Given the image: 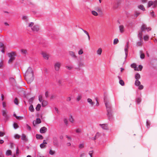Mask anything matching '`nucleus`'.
Here are the masks:
<instances>
[{"mask_svg":"<svg viewBox=\"0 0 157 157\" xmlns=\"http://www.w3.org/2000/svg\"><path fill=\"white\" fill-rule=\"evenodd\" d=\"M153 8H155L157 6V1H153Z\"/></svg>","mask_w":157,"mask_h":157,"instance_id":"38","label":"nucleus"},{"mask_svg":"<svg viewBox=\"0 0 157 157\" xmlns=\"http://www.w3.org/2000/svg\"><path fill=\"white\" fill-rule=\"evenodd\" d=\"M42 102V105L43 107H45L48 104V102L47 101L44 100H43Z\"/></svg>","mask_w":157,"mask_h":157,"instance_id":"17","label":"nucleus"},{"mask_svg":"<svg viewBox=\"0 0 157 157\" xmlns=\"http://www.w3.org/2000/svg\"><path fill=\"white\" fill-rule=\"evenodd\" d=\"M146 25L145 24H143L141 27V31L142 32H144L146 29Z\"/></svg>","mask_w":157,"mask_h":157,"instance_id":"21","label":"nucleus"},{"mask_svg":"<svg viewBox=\"0 0 157 157\" xmlns=\"http://www.w3.org/2000/svg\"><path fill=\"white\" fill-rule=\"evenodd\" d=\"M13 127L15 129H17L18 128V126L16 123H14L13 124Z\"/></svg>","mask_w":157,"mask_h":157,"instance_id":"46","label":"nucleus"},{"mask_svg":"<svg viewBox=\"0 0 157 157\" xmlns=\"http://www.w3.org/2000/svg\"><path fill=\"white\" fill-rule=\"evenodd\" d=\"M29 110L31 112H33L34 111V109L32 105L31 104L30 105L29 107Z\"/></svg>","mask_w":157,"mask_h":157,"instance_id":"23","label":"nucleus"},{"mask_svg":"<svg viewBox=\"0 0 157 157\" xmlns=\"http://www.w3.org/2000/svg\"><path fill=\"white\" fill-rule=\"evenodd\" d=\"M93 151H91L89 152V154L90 157H92V154L93 153Z\"/></svg>","mask_w":157,"mask_h":157,"instance_id":"56","label":"nucleus"},{"mask_svg":"<svg viewBox=\"0 0 157 157\" xmlns=\"http://www.w3.org/2000/svg\"><path fill=\"white\" fill-rule=\"evenodd\" d=\"M141 101V98H137L136 100V101L137 103L138 104H139L140 103Z\"/></svg>","mask_w":157,"mask_h":157,"instance_id":"31","label":"nucleus"},{"mask_svg":"<svg viewBox=\"0 0 157 157\" xmlns=\"http://www.w3.org/2000/svg\"><path fill=\"white\" fill-rule=\"evenodd\" d=\"M69 121L70 122L73 123L74 121L73 119L72 116H71L69 118Z\"/></svg>","mask_w":157,"mask_h":157,"instance_id":"54","label":"nucleus"},{"mask_svg":"<svg viewBox=\"0 0 157 157\" xmlns=\"http://www.w3.org/2000/svg\"><path fill=\"white\" fill-rule=\"evenodd\" d=\"M54 141H53V144L54 145H57L58 144V142L57 139L56 138H53Z\"/></svg>","mask_w":157,"mask_h":157,"instance_id":"24","label":"nucleus"},{"mask_svg":"<svg viewBox=\"0 0 157 157\" xmlns=\"http://www.w3.org/2000/svg\"><path fill=\"white\" fill-rule=\"evenodd\" d=\"M137 67L138 69V71H141L142 69L143 66L141 65H139Z\"/></svg>","mask_w":157,"mask_h":157,"instance_id":"55","label":"nucleus"},{"mask_svg":"<svg viewBox=\"0 0 157 157\" xmlns=\"http://www.w3.org/2000/svg\"><path fill=\"white\" fill-rule=\"evenodd\" d=\"M69 55L74 59H77V56L75 55V54L74 52L72 51H69Z\"/></svg>","mask_w":157,"mask_h":157,"instance_id":"7","label":"nucleus"},{"mask_svg":"<svg viewBox=\"0 0 157 157\" xmlns=\"http://www.w3.org/2000/svg\"><path fill=\"white\" fill-rule=\"evenodd\" d=\"M131 67L134 69V70L135 71L138 70V69L137 67H136V65L135 63H133L131 64Z\"/></svg>","mask_w":157,"mask_h":157,"instance_id":"16","label":"nucleus"},{"mask_svg":"<svg viewBox=\"0 0 157 157\" xmlns=\"http://www.w3.org/2000/svg\"><path fill=\"white\" fill-rule=\"evenodd\" d=\"M2 114L3 116L5 117H6L7 115L6 114V110H3L2 111Z\"/></svg>","mask_w":157,"mask_h":157,"instance_id":"37","label":"nucleus"},{"mask_svg":"<svg viewBox=\"0 0 157 157\" xmlns=\"http://www.w3.org/2000/svg\"><path fill=\"white\" fill-rule=\"evenodd\" d=\"M82 98V95L81 94H79L78 95L76 98V100L78 101H79Z\"/></svg>","mask_w":157,"mask_h":157,"instance_id":"29","label":"nucleus"},{"mask_svg":"<svg viewBox=\"0 0 157 157\" xmlns=\"http://www.w3.org/2000/svg\"><path fill=\"white\" fill-rule=\"evenodd\" d=\"M144 54H141L140 56V57L141 59H144Z\"/></svg>","mask_w":157,"mask_h":157,"instance_id":"62","label":"nucleus"},{"mask_svg":"<svg viewBox=\"0 0 157 157\" xmlns=\"http://www.w3.org/2000/svg\"><path fill=\"white\" fill-rule=\"evenodd\" d=\"M99 125L104 130H109V127L107 124H100Z\"/></svg>","mask_w":157,"mask_h":157,"instance_id":"5","label":"nucleus"},{"mask_svg":"<svg viewBox=\"0 0 157 157\" xmlns=\"http://www.w3.org/2000/svg\"><path fill=\"white\" fill-rule=\"evenodd\" d=\"M0 157H4V155L1 151H0Z\"/></svg>","mask_w":157,"mask_h":157,"instance_id":"64","label":"nucleus"},{"mask_svg":"<svg viewBox=\"0 0 157 157\" xmlns=\"http://www.w3.org/2000/svg\"><path fill=\"white\" fill-rule=\"evenodd\" d=\"M25 78L28 83H30L34 79V75L32 68L29 67L24 74Z\"/></svg>","mask_w":157,"mask_h":157,"instance_id":"1","label":"nucleus"},{"mask_svg":"<svg viewBox=\"0 0 157 157\" xmlns=\"http://www.w3.org/2000/svg\"><path fill=\"white\" fill-rule=\"evenodd\" d=\"M41 122V120L40 118H37L36 121H33V124H34V123L36 124H40Z\"/></svg>","mask_w":157,"mask_h":157,"instance_id":"25","label":"nucleus"},{"mask_svg":"<svg viewBox=\"0 0 157 157\" xmlns=\"http://www.w3.org/2000/svg\"><path fill=\"white\" fill-rule=\"evenodd\" d=\"M140 75L138 73L136 74L135 75V78L136 80H139L140 78Z\"/></svg>","mask_w":157,"mask_h":157,"instance_id":"34","label":"nucleus"},{"mask_svg":"<svg viewBox=\"0 0 157 157\" xmlns=\"http://www.w3.org/2000/svg\"><path fill=\"white\" fill-rule=\"evenodd\" d=\"M14 104H15L16 105H18V100L17 98H16L14 101Z\"/></svg>","mask_w":157,"mask_h":157,"instance_id":"49","label":"nucleus"},{"mask_svg":"<svg viewBox=\"0 0 157 157\" xmlns=\"http://www.w3.org/2000/svg\"><path fill=\"white\" fill-rule=\"evenodd\" d=\"M150 14L153 17H155V16L154 12L153 11L150 13Z\"/></svg>","mask_w":157,"mask_h":157,"instance_id":"51","label":"nucleus"},{"mask_svg":"<svg viewBox=\"0 0 157 157\" xmlns=\"http://www.w3.org/2000/svg\"><path fill=\"white\" fill-rule=\"evenodd\" d=\"M128 42L127 43V44L125 46L124 48V52L125 53V58H126L128 55Z\"/></svg>","mask_w":157,"mask_h":157,"instance_id":"6","label":"nucleus"},{"mask_svg":"<svg viewBox=\"0 0 157 157\" xmlns=\"http://www.w3.org/2000/svg\"><path fill=\"white\" fill-rule=\"evenodd\" d=\"M104 102L105 105L106 107V110L107 111L108 116L110 118L112 116L111 113V105L109 101H107L105 98H104Z\"/></svg>","mask_w":157,"mask_h":157,"instance_id":"2","label":"nucleus"},{"mask_svg":"<svg viewBox=\"0 0 157 157\" xmlns=\"http://www.w3.org/2000/svg\"><path fill=\"white\" fill-rule=\"evenodd\" d=\"M153 1H149L147 3V7L149 8L153 6Z\"/></svg>","mask_w":157,"mask_h":157,"instance_id":"19","label":"nucleus"},{"mask_svg":"<svg viewBox=\"0 0 157 157\" xmlns=\"http://www.w3.org/2000/svg\"><path fill=\"white\" fill-rule=\"evenodd\" d=\"M22 20L25 21L26 22H28L29 21L28 17L25 16H23L22 17Z\"/></svg>","mask_w":157,"mask_h":157,"instance_id":"18","label":"nucleus"},{"mask_svg":"<svg viewBox=\"0 0 157 157\" xmlns=\"http://www.w3.org/2000/svg\"><path fill=\"white\" fill-rule=\"evenodd\" d=\"M140 42H137L136 45L137 46H140L142 45V43H141L142 40H141H141H140Z\"/></svg>","mask_w":157,"mask_h":157,"instance_id":"44","label":"nucleus"},{"mask_svg":"<svg viewBox=\"0 0 157 157\" xmlns=\"http://www.w3.org/2000/svg\"><path fill=\"white\" fill-rule=\"evenodd\" d=\"M84 147V144H80L79 145V147L80 148H82Z\"/></svg>","mask_w":157,"mask_h":157,"instance_id":"50","label":"nucleus"},{"mask_svg":"<svg viewBox=\"0 0 157 157\" xmlns=\"http://www.w3.org/2000/svg\"><path fill=\"white\" fill-rule=\"evenodd\" d=\"M135 85L136 86H139V85L140 84V82L139 80H136L135 83Z\"/></svg>","mask_w":157,"mask_h":157,"instance_id":"30","label":"nucleus"},{"mask_svg":"<svg viewBox=\"0 0 157 157\" xmlns=\"http://www.w3.org/2000/svg\"><path fill=\"white\" fill-rule=\"evenodd\" d=\"M20 136L18 134H15L14 136V137L15 139H19L20 138Z\"/></svg>","mask_w":157,"mask_h":157,"instance_id":"60","label":"nucleus"},{"mask_svg":"<svg viewBox=\"0 0 157 157\" xmlns=\"http://www.w3.org/2000/svg\"><path fill=\"white\" fill-rule=\"evenodd\" d=\"M41 105L40 104H38L36 108V109L37 111H39L40 109Z\"/></svg>","mask_w":157,"mask_h":157,"instance_id":"36","label":"nucleus"},{"mask_svg":"<svg viewBox=\"0 0 157 157\" xmlns=\"http://www.w3.org/2000/svg\"><path fill=\"white\" fill-rule=\"evenodd\" d=\"M34 23L33 22H31L29 23L28 24V26L31 27V28L33 27Z\"/></svg>","mask_w":157,"mask_h":157,"instance_id":"41","label":"nucleus"},{"mask_svg":"<svg viewBox=\"0 0 157 157\" xmlns=\"http://www.w3.org/2000/svg\"><path fill=\"white\" fill-rule=\"evenodd\" d=\"M12 154V151L10 150H7L6 152V155L7 156L11 155Z\"/></svg>","mask_w":157,"mask_h":157,"instance_id":"26","label":"nucleus"},{"mask_svg":"<svg viewBox=\"0 0 157 157\" xmlns=\"http://www.w3.org/2000/svg\"><path fill=\"white\" fill-rule=\"evenodd\" d=\"M45 145L43 143L40 145V147L41 148H44L45 147Z\"/></svg>","mask_w":157,"mask_h":157,"instance_id":"48","label":"nucleus"},{"mask_svg":"<svg viewBox=\"0 0 157 157\" xmlns=\"http://www.w3.org/2000/svg\"><path fill=\"white\" fill-rule=\"evenodd\" d=\"M36 137L37 139L42 140L43 138V136L39 134H36Z\"/></svg>","mask_w":157,"mask_h":157,"instance_id":"22","label":"nucleus"},{"mask_svg":"<svg viewBox=\"0 0 157 157\" xmlns=\"http://www.w3.org/2000/svg\"><path fill=\"white\" fill-rule=\"evenodd\" d=\"M16 118L17 119H23V117L21 116H17L16 117Z\"/></svg>","mask_w":157,"mask_h":157,"instance_id":"63","label":"nucleus"},{"mask_svg":"<svg viewBox=\"0 0 157 157\" xmlns=\"http://www.w3.org/2000/svg\"><path fill=\"white\" fill-rule=\"evenodd\" d=\"M149 38V36L148 35H146L144 36V39L145 40H147Z\"/></svg>","mask_w":157,"mask_h":157,"instance_id":"43","label":"nucleus"},{"mask_svg":"<svg viewBox=\"0 0 157 157\" xmlns=\"http://www.w3.org/2000/svg\"><path fill=\"white\" fill-rule=\"evenodd\" d=\"M55 153V151H54L52 150L51 149L49 151V154L52 155H53Z\"/></svg>","mask_w":157,"mask_h":157,"instance_id":"42","label":"nucleus"},{"mask_svg":"<svg viewBox=\"0 0 157 157\" xmlns=\"http://www.w3.org/2000/svg\"><path fill=\"white\" fill-rule=\"evenodd\" d=\"M81 29L87 35V36L88 37V40H90V36L89 35L88 33L86 31L84 30L83 29Z\"/></svg>","mask_w":157,"mask_h":157,"instance_id":"32","label":"nucleus"},{"mask_svg":"<svg viewBox=\"0 0 157 157\" xmlns=\"http://www.w3.org/2000/svg\"><path fill=\"white\" fill-rule=\"evenodd\" d=\"M26 126L27 129H28L29 131L31 130V127H30V126H29L28 124H26Z\"/></svg>","mask_w":157,"mask_h":157,"instance_id":"52","label":"nucleus"},{"mask_svg":"<svg viewBox=\"0 0 157 157\" xmlns=\"http://www.w3.org/2000/svg\"><path fill=\"white\" fill-rule=\"evenodd\" d=\"M43 57L45 59L48 60L49 58V55L46 53L44 52L42 53Z\"/></svg>","mask_w":157,"mask_h":157,"instance_id":"11","label":"nucleus"},{"mask_svg":"<svg viewBox=\"0 0 157 157\" xmlns=\"http://www.w3.org/2000/svg\"><path fill=\"white\" fill-rule=\"evenodd\" d=\"M138 86V89L140 90H142L144 88V86L140 84Z\"/></svg>","mask_w":157,"mask_h":157,"instance_id":"47","label":"nucleus"},{"mask_svg":"<svg viewBox=\"0 0 157 157\" xmlns=\"http://www.w3.org/2000/svg\"><path fill=\"white\" fill-rule=\"evenodd\" d=\"M92 14L94 16H96L98 15V13L96 11L92 10L91 11Z\"/></svg>","mask_w":157,"mask_h":157,"instance_id":"33","label":"nucleus"},{"mask_svg":"<svg viewBox=\"0 0 157 157\" xmlns=\"http://www.w3.org/2000/svg\"><path fill=\"white\" fill-rule=\"evenodd\" d=\"M34 97H33L31 98H30L29 99V102L30 104H31L33 103V101L34 99Z\"/></svg>","mask_w":157,"mask_h":157,"instance_id":"35","label":"nucleus"},{"mask_svg":"<svg viewBox=\"0 0 157 157\" xmlns=\"http://www.w3.org/2000/svg\"><path fill=\"white\" fill-rule=\"evenodd\" d=\"M140 13L139 12H136L134 14V15H135V16H136V17H137L138 15H139V14H140Z\"/></svg>","mask_w":157,"mask_h":157,"instance_id":"59","label":"nucleus"},{"mask_svg":"<svg viewBox=\"0 0 157 157\" xmlns=\"http://www.w3.org/2000/svg\"><path fill=\"white\" fill-rule=\"evenodd\" d=\"M21 53L23 54H26L27 52V50L25 49H21Z\"/></svg>","mask_w":157,"mask_h":157,"instance_id":"40","label":"nucleus"},{"mask_svg":"<svg viewBox=\"0 0 157 157\" xmlns=\"http://www.w3.org/2000/svg\"><path fill=\"white\" fill-rule=\"evenodd\" d=\"M21 139L22 140H25V141H27L28 140V139L26 138L25 135L24 134H22Z\"/></svg>","mask_w":157,"mask_h":157,"instance_id":"14","label":"nucleus"},{"mask_svg":"<svg viewBox=\"0 0 157 157\" xmlns=\"http://www.w3.org/2000/svg\"><path fill=\"white\" fill-rule=\"evenodd\" d=\"M119 29L120 32L122 33L124 31V28L123 25H120L119 26Z\"/></svg>","mask_w":157,"mask_h":157,"instance_id":"12","label":"nucleus"},{"mask_svg":"<svg viewBox=\"0 0 157 157\" xmlns=\"http://www.w3.org/2000/svg\"><path fill=\"white\" fill-rule=\"evenodd\" d=\"M83 53V52L82 49H81L78 51V54L79 55L82 54Z\"/></svg>","mask_w":157,"mask_h":157,"instance_id":"45","label":"nucleus"},{"mask_svg":"<svg viewBox=\"0 0 157 157\" xmlns=\"http://www.w3.org/2000/svg\"><path fill=\"white\" fill-rule=\"evenodd\" d=\"M118 42H119V41H118V39L117 38H116V39H114V40L113 44L114 45L118 43Z\"/></svg>","mask_w":157,"mask_h":157,"instance_id":"39","label":"nucleus"},{"mask_svg":"<svg viewBox=\"0 0 157 157\" xmlns=\"http://www.w3.org/2000/svg\"><path fill=\"white\" fill-rule=\"evenodd\" d=\"M76 132L77 133H80L81 132V130L79 128H78L76 130Z\"/></svg>","mask_w":157,"mask_h":157,"instance_id":"61","label":"nucleus"},{"mask_svg":"<svg viewBox=\"0 0 157 157\" xmlns=\"http://www.w3.org/2000/svg\"><path fill=\"white\" fill-rule=\"evenodd\" d=\"M32 30L35 32H37L39 30V27L38 25H35L32 28Z\"/></svg>","mask_w":157,"mask_h":157,"instance_id":"10","label":"nucleus"},{"mask_svg":"<svg viewBox=\"0 0 157 157\" xmlns=\"http://www.w3.org/2000/svg\"><path fill=\"white\" fill-rule=\"evenodd\" d=\"M47 128L45 127H43L40 128V132L41 133H44L47 131Z\"/></svg>","mask_w":157,"mask_h":157,"instance_id":"9","label":"nucleus"},{"mask_svg":"<svg viewBox=\"0 0 157 157\" xmlns=\"http://www.w3.org/2000/svg\"><path fill=\"white\" fill-rule=\"evenodd\" d=\"M64 122L65 123V124L66 125H67L68 124V121L67 119L64 118L63 120Z\"/></svg>","mask_w":157,"mask_h":157,"instance_id":"58","label":"nucleus"},{"mask_svg":"<svg viewBox=\"0 0 157 157\" xmlns=\"http://www.w3.org/2000/svg\"><path fill=\"white\" fill-rule=\"evenodd\" d=\"M39 101L40 102H42V101H43V100L42 99V97L41 96H40V95L39 96Z\"/></svg>","mask_w":157,"mask_h":157,"instance_id":"57","label":"nucleus"},{"mask_svg":"<svg viewBox=\"0 0 157 157\" xmlns=\"http://www.w3.org/2000/svg\"><path fill=\"white\" fill-rule=\"evenodd\" d=\"M61 64V63L59 62H56L54 64V68L56 71H59Z\"/></svg>","mask_w":157,"mask_h":157,"instance_id":"4","label":"nucleus"},{"mask_svg":"<svg viewBox=\"0 0 157 157\" xmlns=\"http://www.w3.org/2000/svg\"><path fill=\"white\" fill-rule=\"evenodd\" d=\"M102 49L101 48H99L97 51V53L98 55L100 56L101 55L102 52Z\"/></svg>","mask_w":157,"mask_h":157,"instance_id":"13","label":"nucleus"},{"mask_svg":"<svg viewBox=\"0 0 157 157\" xmlns=\"http://www.w3.org/2000/svg\"><path fill=\"white\" fill-rule=\"evenodd\" d=\"M66 67L69 70H70L73 68V67L72 66H66Z\"/></svg>","mask_w":157,"mask_h":157,"instance_id":"53","label":"nucleus"},{"mask_svg":"<svg viewBox=\"0 0 157 157\" xmlns=\"http://www.w3.org/2000/svg\"><path fill=\"white\" fill-rule=\"evenodd\" d=\"M8 55L10 57V59L8 61V63H10L15 59V52L10 53L8 54Z\"/></svg>","mask_w":157,"mask_h":157,"instance_id":"3","label":"nucleus"},{"mask_svg":"<svg viewBox=\"0 0 157 157\" xmlns=\"http://www.w3.org/2000/svg\"><path fill=\"white\" fill-rule=\"evenodd\" d=\"M138 8L139 9L144 11L145 10V8H144V6L142 5H141L140 6H138Z\"/></svg>","mask_w":157,"mask_h":157,"instance_id":"27","label":"nucleus"},{"mask_svg":"<svg viewBox=\"0 0 157 157\" xmlns=\"http://www.w3.org/2000/svg\"><path fill=\"white\" fill-rule=\"evenodd\" d=\"M118 78L119 79V83L120 85H121L122 86H123L124 85V81L121 79V77L120 76H118Z\"/></svg>","mask_w":157,"mask_h":157,"instance_id":"15","label":"nucleus"},{"mask_svg":"<svg viewBox=\"0 0 157 157\" xmlns=\"http://www.w3.org/2000/svg\"><path fill=\"white\" fill-rule=\"evenodd\" d=\"M87 101L91 106H93L95 104V102L90 98H88L87 99Z\"/></svg>","mask_w":157,"mask_h":157,"instance_id":"8","label":"nucleus"},{"mask_svg":"<svg viewBox=\"0 0 157 157\" xmlns=\"http://www.w3.org/2000/svg\"><path fill=\"white\" fill-rule=\"evenodd\" d=\"M10 81V82L12 84H14L16 83V81L15 80V79L12 77H11L10 78H9Z\"/></svg>","mask_w":157,"mask_h":157,"instance_id":"20","label":"nucleus"},{"mask_svg":"<svg viewBox=\"0 0 157 157\" xmlns=\"http://www.w3.org/2000/svg\"><path fill=\"white\" fill-rule=\"evenodd\" d=\"M142 31L139 32L138 35V37L139 38L140 40L141 41L142 40Z\"/></svg>","mask_w":157,"mask_h":157,"instance_id":"28","label":"nucleus"}]
</instances>
